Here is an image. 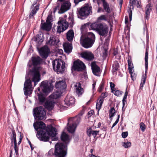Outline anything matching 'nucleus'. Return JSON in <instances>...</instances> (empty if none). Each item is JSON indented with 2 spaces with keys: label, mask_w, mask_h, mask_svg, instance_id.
<instances>
[{
  "label": "nucleus",
  "mask_w": 157,
  "mask_h": 157,
  "mask_svg": "<svg viewBox=\"0 0 157 157\" xmlns=\"http://www.w3.org/2000/svg\"><path fill=\"white\" fill-rule=\"evenodd\" d=\"M128 62L129 72L131 74V77L132 78V79L133 80L132 78V75L133 74V71L134 70L133 64L132 63L131 60L130 59H128Z\"/></svg>",
  "instance_id": "obj_27"
},
{
  "label": "nucleus",
  "mask_w": 157,
  "mask_h": 157,
  "mask_svg": "<svg viewBox=\"0 0 157 157\" xmlns=\"http://www.w3.org/2000/svg\"><path fill=\"white\" fill-rule=\"evenodd\" d=\"M119 67V65L117 61L114 62V64L113 65L112 71L113 72H115L118 70V68Z\"/></svg>",
  "instance_id": "obj_37"
},
{
  "label": "nucleus",
  "mask_w": 157,
  "mask_h": 157,
  "mask_svg": "<svg viewBox=\"0 0 157 157\" xmlns=\"http://www.w3.org/2000/svg\"><path fill=\"white\" fill-rule=\"evenodd\" d=\"M40 87L43 92L45 94L49 93L52 89L50 85L46 81H43L41 82Z\"/></svg>",
  "instance_id": "obj_15"
},
{
  "label": "nucleus",
  "mask_w": 157,
  "mask_h": 157,
  "mask_svg": "<svg viewBox=\"0 0 157 157\" xmlns=\"http://www.w3.org/2000/svg\"><path fill=\"white\" fill-rule=\"evenodd\" d=\"M128 135V133L127 132H123L122 133V137L124 138L126 137Z\"/></svg>",
  "instance_id": "obj_50"
},
{
  "label": "nucleus",
  "mask_w": 157,
  "mask_h": 157,
  "mask_svg": "<svg viewBox=\"0 0 157 157\" xmlns=\"http://www.w3.org/2000/svg\"><path fill=\"white\" fill-rule=\"evenodd\" d=\"M102 2L104 10L107 13H110V9L109 4L106 2L105 0H104Z\"/></svg>",
  "instance_id": "obj_31"
},
{
  "label": "nucleus",
  "mask_w": 157,
  "mask_h": 157,
  "mask_svg": "<svg viewBox=\"0 0 157 157\" xmlns=\"http://www.w3.org/2000/svg\"><path fill=\"white\" fill-rule=\"evenodd\" d=\"M86 68L84 63L80 60L75 61L74 62L73 68L75 71H81L84 70Z\"/></svg>",
  "instance_id": "obj_13"
},
{
  "label": "nucleus",
  "mask_w": 157,
  "mask_h": 157,
  "mask_svg": "<svg viewBox=\"0 0 157 157\" xmlns=\"http://www.w3.org/2000/svg\"><path fill=\"white\" fill-rule=\"evenodd\" d=\"M19 133H20V137H19V141L18 142V145H19L20 144V143H21L22 139L23 138V136H22L21 133L20 132Z\"/></svg>",
  "instance_id": "obj_52"
},
{
  "label": "nucleus",
  "mask_w": 157,
  "mask_h": 157,
  "mask_svg": "<svg viewBox=\"0 0 157 157\" xmlns=\"http://www.w3.org/2000/svg\"><path fill=\"white\" fill-rule=\"evenodd\" d=\"M116 113V111L114 107L111 108L109 110V117L111 120Z\"/></svg>",
  "instance_id": "obj_38"
},
{
  "label": "nucleus",
  "mask_w": 157,
  "mask_h": 157,
  "mask_svg": "<svg viewBox=\"0 0 157 157\" xmlns=\"http://www.w3.org/2000/svg\"><path fill=\"white\" fill-rule=\"evenodd\" d=\"M118 0L121 6L122 4V0Z\"/></svg>",
  "instance_id": "obj_59"
},
{
  "label": "nucleus",
  "mask_w": 157,
  "mask_h": 157,
  "mask_svg": "<svg viewBox=\"0 0 157 157\" xmlns=\"http://www.w3.org/2000/svg\"><path fill=\"white\" fill-rule=\"evenodd\" d=\"M55 87L58 89V90L50 96L51 98L53 99H56L61 96L62 94V91L66 87V85L64 81H60L56 82Z\"/></svg>",
  "instance_id": "obj_7"
},
{
  "label": "nucleus",
  "mask_w": 157,
  "mask_h": 157,
  "mask_svg": "<svg viewBox=\"0 0 157 157\" xmlns=\"http://www.w3.org/2000/svg\"><path fill=\"white\" fill-rule=\"evenodd\" d=\"M128 22V17H125V24H127Z\"/></svg>",
  "instance_id": "obj_55"
},
{
  "label": "nucleus",
  "mask_w": 157,
  "mask_h": 157,
  "mask_svg": "<svg viewBox=\"0 0 157 157\" xmlns=\"http://www.w3.org/2000/svg\"><path fill=\"white\" fill-rule=\"evenodd\" d=\"M98 19L99 20H106V18L105 17V16L104 15H102L99 17L98 18Z\"/></svg>",
  "instance_id": "obj_48"
},
{
  "label": "nucleus",
  "mask_w": 157,
  "mask_h": 157,
  "mask_svg": "<svg viewBox=\"0 0 157 157\" xmlns=\"http://www.w3.org/2000/svg\"><path fill=\"white\" fill-rule=\"evenodd\" d=\"M26 80L24 84V91L25 95L29 96L33 90L32 82L30 79L34 83V86L40 80V75L38 71L34 69L30 71L28 77H25Z\"/></svg>",
  "instance_id": "obj_1"
},
{
  "label": "nucleus",
  "mask_w": 157,
  "mask_h": 157,
  "mask_svg": "<svg viewBox=\"0 0 157 157\" xmlns=\"http://www.w3.org/2000/svg\"><path fill=\"white\" fill-rule=\"evenodd\" d=\"M59 42V40L57 37L52 36L50 37L49 40L46 44L50 46L58 45Z\"/></svg>",
  "instance_id": "obj_16"
},
{
  "label": "nucleus",
  "mask_w": 157,
  "mask_h": 157,
  "mask_svg": "<svg viewBox=\"0 0 157 157\" xmlns=\"http://www.w3.org/2000/svg\"><path fill=\"white\" fill-rule=\"evenodd\" d=\"M71 6V3L68 1L64 2L61 5L60 9L59 6L56 7L55 8L54 12L56 11L57 10H58V13H63L70 9Z\"/></svg>",
  "instance_id": "obj_12"
},
{
  "label": "nucleus",
  "mask_w": 157,
  "mask_h": 157,
  "mask_svg": "<svg viewBox=\"0 0 157 157\" xmlns=\"http://www.w3.org/2000/svg\"><path fill=\"white\" fill-rule=\"evenodd\" d=\"M110 84L112 91H113V90H114L115 85L112 82H110Z\"/></svg>",
  "instance_id": "obj_49"
},
{
  "label": "nucleus",
  "mask_w": 157,
  "mask_h": 157,
  "mask_svg": "<svg viewBox=\"0 0 157 157\" xmlns=\"http://www.w3.org/2000/svg\"><path fill=\"white\" fill-rule=\"evenodd\" d=\"M45 114L44 109L42 106L36 107L33 111V114L35 118L38 120H41L44 119Z\"/></svg>",
  "instance_id": "obj_10"
},
{
  "label": "nucleus",
  "mask_w": 157,
  "mask_h": 157,
  "mask_svg": "<svg viewBox=\"0 0 157 157\" xmlns=\"http://www.w3.org/2000/svg\"><path fill=\"white\" fill-rule=\"evenodd\" d=\"M119 118H120V115H118L117 119L116 120L115 122L113 124L112 127H111L112 129L113 128V127H114L118 123V122H119Z\"/></svg>",
  "instance_id": "obj_46"
},
{
  "label": "nucleus",
  "mask_w": 157,
  "mask_h": 157,
  "mask_svg": "<svg viewBox=\"0 0 157 157\" xmlns=\"http://www.w3.org/2000/svg\"><path fill=\"white\" fill-rule=\"evenodd\" d=\"M104 83L103 82H101V83L100 84L99 87L98 88V90L99 92H101L104 86Z\"/></svg>",
  "instance_id": "obj_47"
},
{
  "label": "nucleus",
  "mask_w": 157,
  "mask_h": 157,
  "mask_svg": "<svg viewBox=\"0 0 157 157\" xmlns=\"http://www.w3.org/2000/svg\"><path fill=\"white\" fill-rule=\"evenodd\" d=\"M49 51L48 48L46 46H44L41 48L40 53L42 57L46 58L48 56Z\"/></svg>",
  "instance_id": "obj_19"
},
{
  "label": "nucleus",
  "mask_w": 157,
  "mask_h": 157,
  "mask_svg": "<svg viewBox=\"0 0 157 157\" xmlns=\"http://www.w3.org/2000/svg\"><path fill=\"white\" fill-rule=\"evenodd\" d=\"M87 29L86 26H82L81 31L82 35L80 39V43L82 46L86 48L91 47L95 41V37L94 33L89 32L87 34L86 36H85L84 34L86 31Z\"/></svg>",
  "instance_id": "obj_3"
},
{
  "label": "nucleus",
  "mask_w": 157,
  "mask_h": 157,
  "mask_svg": "<svg viewBox=\"0 0 157 157\" xmlns=\"http://www.w3.org/2000/svg\"><path fill=\"white\" fill-rule=\"evenodd\" d=\"M91 67L93 74L95 75L99 76L100 74V67L94 62L92 63Z\"/></svg>",
  "instance_id": "obj_17"
},
{
  "label": "nucleus",
  "mask_w": 157,
  "mask_h": 157,
  "mask_svg": "<svg viewBox=\"0 0 157 157\" xmlns=\"http://www.w3.org/2000/svg\"><path fill=\"white\" fill-rule=\"evenodd\" d=\"M11 144L13 145V142L14 143V149L15 151L16 155L18 156V148L17 147V143L16 139V133L13 130H12V135L11 137Z\"/></svg>",
  "instance_id": "obj_14"
},
{
  "label": "nucleus",
  "mask_w": 157,
  "mask_h": 157,
  "mask_svg": "<svg viewBox=\"0 0 157 157\" xmlns=\"http://www.w3.org/2000/svg\"><path fill=\"white\" fill-rule=\"evenodd\" d=\"M101 123H100V122H99V123H98V128L100 127V126H101Z\"/></svg>",
  "instance_id": "obj_62"
},
{
  "label": "nucleus",
  "mask_w": 157,
  "mask_h": 157,
  "mask_svg": "<svg viewBox=\"0 0 157 157\" xmlns=\"http://www.w3.org/2000/svg\"><path fill=\"white\" fill-rule=\"evenodd\" d=\"M38 99L40 102L43 103L45 101V97L42 94H38Z\"/></svg>",
  "instance_id": "obj_39"
},
{
  "label": "nucleus",
  "mask_w": 157,
  "mask_h": 157,
  "mask_svg": "<svg viewBox=\"0 0 157 157\" xmlns=\"http://www.w3.org/2000/svg\"><path fill=\"white\" fill-rule=\"evenodd\" d=\"M92 12V7L90 4H85L78 11L79 15L86 17Z\"/></svg>",
  "instance_id": "obj_11"
},
{
  "label": "nucleus",
  "mask_w": 157,
  "mask_h": 157,
  "mask_svg": "<svg viewBox=\"0 0 157 157\" xmlns=\"http://www.w3.org/2000/svg\"><path fill=\"white\" fill-rule=\"evenodd\" d=\"M94 111L91 110L88 113V115L90 117L92 115V114L94 113Z\"/></svg>",
  "instance_id": "obj_54"
},
{
  "label": "nucleus",
  "mask_w": 157,
  "mask_h": 157,
  "mask_svg": "<svg viewBox=\"0 0 157 157\" xmlns=\"http://www.w3.org/2000/svg\"><path fill=\"white\" fill-rule=\"evenodd\" d=\"M33 126L36 131H37L36 136L41 140L47 141L48 140L47 134L52 133V136H54L55 132L53 127L51 126L46 127L45 124L42 122H36L33 124Z\"/></svg>",
  "instance_id": "obj_2"
},
{
  "label": "nucleus",
  "mask_w": 157,
  "mask_h": 157,
  "mask_svg": "<svg viewBox=\"0 0 157 157\" xmlns=\"http://www.w3.org/2000/svg\"><path fill=\"white\" fill-rule=\"evenodd\" d=\"M37 3V1H35L31 7V11L30 12V14L29 15V18H31L33 17L36 13L37 11L39 9V6L38 5H36L35 6H34Z\"/></svg>",
  "instance_id": "obj_18"
},
{
  "label": "nucleus",
  "mask_w": 157,
  "mask_h": 157,
  "mask_svg": "<svg viewBox=\"0 0 157 157\" xmlns=\"http://www.w3.org/2000/svg\"><path fill=\"white\" fill-rule=\"evenodd\" d=\"M55 150L50 149L48 151L47 157H65L67 155V147L66 145L63 143H57L55 146Z\"/></svg>",
  "instance_id": "obj_4"
},
{
  "label": "nucleus",
  "mask_w": 157,
  "mask_h": 157,
  "mask_svg": "<svg viewBox=\"0 0 157 157\" xmlns=\"http://www.w3.org/2000/svg\"><path fill=\"white\" fill-rule=\"evenodd\" d=\"M64 101L66 105L67 106H70L74 103L75 99L73 97L68 95L66 97Z\"/></svg>",
  "instance_id": "obj_22"
},
{
  "label": "nucleus",
  "mask_w": 157,
  "mask_h": 157,
  "mask_svg": "<svg viewBox=\"0 0 157 157\" xmlns=\"http://www.w3.org/2000/svg\"><path fill=\"white\" fill-rule=\"evenodd\" d=\"M59 53L60 54H62L63 53V52L62 49L59 50Z\"/></svg>",
  "instance_id": "obj_56"
},
{
  "label": "nucleus",
  "mask_w": 157,
  "mask_h": 157,
  "mask_svg": "<svg viewBox=\"0 0 157 157\" xmlns=\"http://www.w3.org/2000/svg\"><path fill=\"white\" fill-rule=\"evenodd\" d=\"M104 100L102 99H99L97 103L96 108L99 111L101 109L103 103L104 101Z\"/></svg>",
  "instance_id": "obj_34"
},
{
  "label": "nucleus",
  "mask_w": 157,
  "mask_h": 157,
  "mask_svg": "<svg viewBox=\"0 0 157 157\" xmlns=\"http://www.w3.org/2000/svg\"><path fill=\"white\" fill-rule=\"evenodd\" d=\"M146 75L143 76L141 79V82L140 83V88L143 87L144 85L145 84L146 82Z\"/></svg>",
  "instance_id": "obj_41"
},
{
  "label": "nucleus",
  "mask_w": 157,
  "mask_h": 157,
  "mask_svg": "<svg viewBox=\"0 0 157 157\" xmlns=\"http://www.w3.org/2000/svg\"><path fill=\"white\" fill-rule=\"evenodd\" d=\"M74 32L72 30H69L67 33V38L68 41L72 40L74 36Z\"/></svg>",
  "instance_id": "obj_30"
},
{
  "label": "nucleus",
  "mask_w": 157,
  "mask_h": 157,
  "mask_svg": "<svg viewBox=\"0 0 157 157\" xmlns=\"http://www.w3.org/2000/svg\"><path fill=\"white\" fill-rule=\"evenodd\" d=\"M90 157H97L95 155H91Z\"/></svg>",
  "instance_id": "obj_64"
},
{
  "label": "nucleus",
  "mask_w": 157,
  "mask_h": 157,
  "mask_svg": "<svg viewBox=\"0 0 157 157\" xmlns=\"http://www.w3.org/2000/svg\"><path fill=\"white\" fill-rule=\"evenodd\" d=\"M90 27L93 30L97 31L101 36H105L108 33L109 27L105 23L98 21L92 23Z\"/></svg>",
  "instance_id": "obj_6"
},
{
  "label": "nucleus",
  "mask_w": 157,
  "mask_h": 157,
  "mask_svg": "<svg viewBox=\"0 0 157 157\" xmlns=\"http://www.w3.org/2000/svg\"><path fill=\"white\" fill-rule=\"evenodd\" d=\"M28 142H29V144L30 145V147L31 148V149H32V144H31V143L30 141L29 140L28 141Z\"/></svg>",
  "instance_id": "obj_60"
},
{
  "label": "nucleus",
  "mask_w": 157,
  "mask_h": 157,
  "mask_svg": "<svg viewBox=\"0 0 157 157\" xmlns=\"http://www.w3.org/2000/svg\"><path fill=\"white\" fill-rule=\"evenodd\" d=\"M128 94V92L126 90L125 92L124 95L127 96Z\"/></svg>",
  "instance_id": "obj_61"
},
{
  "label": "nucleus",
  "mask_w": 157,
  "mask_h": 157,
  "mask_svg": "<svg viewBox=\"0 0 157 157\" xmlns=\"http://www.w3.org/2000/svg\"><path fill=\"white\" fill-rule=\"evenodd\" d=\"M128 16L130 20L131 21L132 20V11L131 10V8L129 9L128 11Z\"/></svg>",
  "instance_id": "obj_44"
},
{
  "label": "nucleus",
  "mask_w": 157,
  "mask_h": 157,
  "mask_svg": "<svg viewBox=\"0 0 157 157\" xmlns=\"http://www.w3.org/2000/svg\"><path fill=\"white\" fill-rule=\"evenodd\" d=\"M122 102H123V105L122 108L123 109V108L124 107V106L125 105V103L126 102V101L124 100H122Z\"/></svg>",
  "instance_id": "obj_57"
},
{
  "label": "nucleus",
  "mask_w": 157,
  "mask_h": 157,
  "mask_svg": "<svg viewBox=\"0 0 157 157\" xmlns=\"http://www.w3.org/2000/svg\"><path fill=\"white\" fill-rule=\"evenodd\" d=\"M129 3L133 9L135 6L137 8H140L141 7L140 0H129Z\"/></svg>",
  "instance_id": "obj_23"
},
{
  "label": "nucleus",
  "mask_w": 157,
  "mask_h": 157,
  "mask_svg": "<svg viewBox=\"0 0 157 157\" xmlns=\"http://www.w3.org/2000/svg\"><path fill=\"white\" fill-rule=\"evenodd\" d=\"M53 128L54 129V131L55 132V135H54V136H53L52 135V133L50 134H49L48 133L47 134V136H48V140L47 141H48L49 140V138L50 137H51V139L52 140L56 141L58 140L57 137L56 136V129L55 128H54V127H53Z\"/></svg>",
  "instance_id": "obj_35"
},
{
  "label": "nucleus",
  "mask_w": 157,
  "mask_h": 157,
  "mask_svg": "<svg viewBox=\"0 0 157 157\" xmlns=\"http://www.w3.org/2000/svg\"><path fill=\"white\" fill-rule=\"evenodd\" d=\"M67 15H64V17H63V18L64 19H66V18H67Z\"/></svg>",
  "instance_id": "obj_63"
},
{
  "label": "nucleus",
  "mask_w": 157,
  "mask_h": 157,
  "mask_svg": "<svg viewBox=\"0 0 157 157\" xmlns=\"http://www.w3.org/2000/svg\"><path fill=\"white\" fill-rule=\"evenodd\" d=\"M81 57L88 60H91L94 58V56L91 52H85L81 54Z\"/></svg>",
  "instance_id": "obj_20"
},
{
  "label": "nucleus",
  "mask_w": 157,
  "mask_h": 157,
  "mask_svg": "<svg viewBox=\"0 0 157 157\" xmlns=\"http://www.w3.org/2000/svg\"><path fill=\"white\" fill-rule=\"evenodd\" d=\"M74 21L73 16L72 14L69 15L67 22L63 18L60 17L58 22L57 32L60 33L63 32L67 29L69 25L72 27L74 24Z\"/></svg>",
  "instance_id": "obj_5"
},
{
  "label": "nucleus",
  "mask_w": 157,
  "mask_h": 157,
  "mask_svg": "<svg viewBox=\"0 0 157 157\" xmlns=\"http://www.w3.org/2000/svg\"><path fill=\"white\" fill-rule=\"evenodd\" d=\"M81 118L78 117L69 118L67 124L68 125L67 127L68 131L71 133L74 132Z\"/></svg>",
  "instance_id": "obj_8"
},
{
  "label": "nucleus",
  "mask_w": 157,
  "mask_h": 157,
  "mask_svg": "<svg viewBox=\"0 0 157 157\" xmlns=\"http://www.w3.org/2000/svg\"><path fill=\"white\" fill-rule=\"evenodd\" d=\"M99 132V131L98 130H93L91 128H90L87 129V134L89 137L92 136L94 137H95Z\"/></svg>",
  "instance_id": "obj_25"
},
{
  "label": "nucleus",
  "mask_w": 157,
  "mask_h": 157,
  "mask_svg": "<svg viewBox=\"0 0 157 157\" xmlns=\"http://www.w3.org/2000/svg\"><path fill=\"white\" fill-rule=\"evenodd\" d=\"M32 40L34 41H38V40H39V37H34L33 38Z\"/></svg>",
  "instance_id": "obj_53"
},
{
  "label": "nucleus",
  "mask_w": 157,
  "mask_h": 157,
  "mask_svg": "<svg viewBox=\"0 0 157 157\" xmlns=\"http://www.w3.org/2000/svg\"><path fill=\"white\" fill-rule=\"evenodd\" d=\"M61 138L62 140L65 143H68L70 141L69 136L65 132H63L62 134Z\"/></svg>",
  "instance_id": "obj_28"
},
{
  "label": "nucleus",
  "mask_w": 157,
  "mask_h": 157,
  "mask_svg": "<svg viewBox=\"0 0 157 157\" xmlns=\"http://www.w3.org/2000/svg\"><path fill=\"white\" fill-rule=\"evenodd\" d=\"M41 59L39 57H34L32 60L33 64L34 65L36 66L39 64L40 63Z\"/></svg>",
  "instance_id": "obj_33"
},
{
  "label": "nucleus",
  "mask_w": 157,
  "mask_h": 157,
  "mask_svg": "<svg viewBox=\"0 0 157 157\" xmlns=\"http://www.w3.org/2000/svg\"><path fill=\"white\" fill-rule=\"evenodd\" d=\"M148 50L146 48L145 56V67L146 69H147L148 68Z\"/></svg>",
  "instance_id": "obj_36"
},
{
  "label": "nucleus",
  "mask_w": 157,
  "mask_h": 157,
  "mask_svg": "<svg viewBox=\"0 0 157 157\" xmlns=\"http://www.w3.org/2000/svg\"><path fill=\"white\" fill-rule=\"evenodd\" d=\"M106 94L105 93H103L101 94L100 99H102L104 100V98L106 96Z\"/></svg>",
  "instance_id": "obj_51"
},
{
  "label": "nucleus",
  "mask_w": 157,
  "mask_h": 157,
  "mask_svg": "<svg viewBox=\"0 0 157 157\" xmlns=\"http://www.w3.org/2000/svg\"><path fill=\"white\" fill-rule=\"evenodd\" d=\"M127 98V96L124 95L123 97L122 100L125 101V100Z\"/></svg>",
  "instance_id": "obj_58"
},
{
  "label": "nucleus",
  "mask_w": 157,
  "mask_h": 157,
  "mask_svg": "<svg viewBox=\"0 0 157 157\" xmlns=\"http://www.w3.org/2000/svg\"><path fill=\"white\" fill-rule=\"evenodd\" d=\"M140 127L141 131L144 132L146 128L145 124L143 122H141L140 124Z\"/></svg>",
  "instance_id": "obj_42"
},
{
  "label": "nucleus",
  "mask_w": 157,
  "mask_h": 157,
  "mask_svg": "<svg viewBox=\"0 0 157 157\" xmlns=\"http://www.w3.org/2000/svg\"><path fill=\"white\" fill-rule=\"evenodd\" d=\"M52 24L46 22L42 24L41 26V28L44 30L49 31L52 27Z\"/></svg>",
  "instance_id": "obj_32"
},
{
  "label": "nucleus",
  "mask_w": 157,
  "mask_h": 157,
  "mask_svg": "<svg viewBox=\"0 0 157 157\" xmlns=\"http://www.w3.org/2000/svg\"><path fill=\"white\" fill-rule=\"evenodd\" d=\"M114 95L117 96H120L123 93V92L118 90H114L112 91Z\"/></svg>",
  "instance_id": "obj_40"
},
{
  "label": "nucleus",
  "mask_w": 157,
  "mask_h": 157,
  "mask_svg": "<svg viewBox=\"0 0 157 157\" xmlns=\"http://www.w3.org/2000/svg\"><path fill=\"white\" fill-rule=\"evenodd\" d=\"M63 46L65 52L68 53L71 52L72 48L71 44L67 43L63 44Z\"/></svg>",
  "instance_id": "obj_26"
},
{
  "label": "nucleus",
  "mask_w": 157,
  "mask_h": 157,
  "mask_svg": "<svg viewBox=\"0 0 157 157\" xmlns=\"http://www.w3.org/2000/svg\"><path fill=\"white\" fill-rule=\"evenodd\" d=\"M45 107L48 110L52 109L54 106V102L50 101H47L45 104Z\"/></svg>",
  "instance_id": "obj_29"
},
{
  "label": "nucleus",
  "mask_w": 157,
  "mask_h": 157,
  "mask_svg": "<svg viewBox=\"0 0 157 157\" xmlns=\"http://www.w3.org/2000/svg\"><path fill=\"white\" fill-rule=\"evenodd\" d=\"M131 145V144L129 142H128L127 143H124L123 145L124 146L125 148H128V147H130Z\"/></svg>",
  "instance_id": "obj_43"
},
{
  "label": "nucleus",
  "mask_w": 157,
  "mask_h": 157,
  "mask_svg": "<svg viewBox=\"0 0 157 157\" xmlns=\"http://www.w3.org/2000/svg\"><path fill=\"white\" fill-rule=\"evenodd\" d=\"M152 9V5L151 3H149L147 4L145 7V19L148 20L150 12L151 11Z\"/></svg>",
  "instance_id": "obj_21"
},
{
  "label": "nucleus",
  "mask_w": 157,
  "mask_h": 157,
  "mask_svg": "<svg viewBox=\"0 0 157 157\" xmlns=\"http://www.w3.org/2000/svg\"><path fill=\"white\" fill-rule=\"evenodd\" d=\"M75 86L76 88V92L77 94L79 96L82 95L83 92V90L81 87L80 83H77Z\"/></svg>",
  "instance_id": "obj_24"
},
{
  "label": "nucleus",
  "mask_w": 157,
  "mask_h": 157,
  "mask_svg": "<svg viewBox=\"0 0 157 157\" xmlns=\"http://www.w3.org/2000/svg\"><path fill=\"white\" fill-rule=\"evenodd\" d=\"M53 68L57 72L61 73L65 68V63L60 59H56L52 61Z\"/></svg>",
  "instance_id": "obj_9"
},
{
  "label": "nucleus",
  "mask_w": 157,
  "mask_h": 157,
  "mask_svg": "<svg viewBox=\"0 0 157 157\" xmlns=\"http://www.w3.org/2000/svg\"><path fill=\"white\" fill-rule=\"evenodd\" d=\"M52 21V17L50 15H49L47 18L46 22L51 24V22Z\"/></svg>",
  "instance_id": "obj_45"
}]
</instances>
